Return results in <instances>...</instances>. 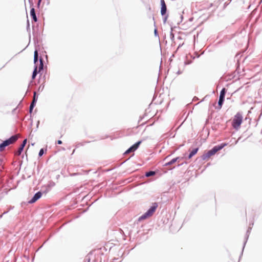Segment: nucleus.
<instances>
[{"label":"nucleus","instance_id":"nucleus-1","mask_svg":"<svg viewBox=\"0 0 262 262\" xmlns=\"http://www.w3.org/2000/svg\"><path fill=\"white\" fill-rule=\"evenodd\" d=\"M227 145V143H224L220 145L215 146L212 149L203 155L202 157V159L203 160H208L210 157L215 155L218 151L221 150Z\"/></svg>","mask_w":262,"mask_h":262},{"label":"nucleus","instance_id":"nucleus-2","mask_svg":"<svg viewBox=\"0 0 262 262\" xmlns=\"http://www.w3.org/2000/svg\"><path fill=\"white\" fill-rule=\"evenodd\" d=\"M158 207V204L156 203H155L152 206L150 207V208L144 214L141 215L138 219L139 221L145 220L147 218H148L151 216L154 212L156 211V209Z\"/></svg>","mask_w":262,"mask_h":262},{"label":"nucleus","instance_id":"nucleus-3","mask_svg":"<svg viewBox=\"0 0 262 262\" xmlns=\"http://www.w3.org/2000/svg\"><path fill=\"white\" fill-rule=\"evenodd\" d=\"M243 117L242 115L238 113L234 116L232 121V126L235 129H238L242 123Z\"/></svg>","mask_w":262,"mask_h":262},{"label":"nucleus","instance_id":"nucleus-4","mask_svg":"<svg viewBox=\"0 0 262 262\" xmlns=\"http://www.w3.org/2000/svg\"><path fill=\"white\" fill-rule=\"evenodd\" d=\"M18 138V135H15L11 137L8 140H6L4 141L5 144L7 146L10 144H13L15 143Z\"/></svg>","mask_w":262,"mask_h":262},{"label":"nucleus","instance_id":"nucleus-5","mask_svg":"<svg viewBox=\"0 0 262 262\" xmlns=\"http://www.w3.org/2000/svg\"><path fill=\"white\" fill-rule=\"evenodd\" d=\"M141 141H138L137 143H136V144H134L132 146H131L128 149H127L125 152L124 154H127L130 152L134 151L135 150H136L138 148V146L141 144Z\"/></svg>","mask_w":262,"mask_h":262},{"label":"nucleus","instance_id":"nucleus-6","mask_svg":"<svg viewBox=\"0 0 262 262\" xmlns=\"http://www.w3.org/2000/svg\"><path fill=\"white\" fill-rule=\"evenodd\" d=\"M161 13L162 15H164L166 14V10H167L166 5L164 0H161Z\"/></svg>","mask_w":262,"mask_h":262},{"label":"nucleus","instance_id":"nucleus-7","mask_svg":"<svg viewBox=\"0 0 262 262\" xmlns=\"http://www.w3.org/2000/svg\"><path fill=\"white\" fill-rule=\"evenodd\" d=\"M42 195V193L40 192H37L33 197V198L29 201V203H34L37 200H38Z\"/></svg>","mask_w":262,"mask_h":262},{"label":"nucleus","instance_id":"nucleus-8","mask_svg":"<svg viewBox=\"0 0 262 262\" xmlns=\"http://www.w3.org/2000/svg\"><path fill=\"white\" fill-rule=\"evenodd\" d=\"M30 15L32 17L33 20L35 22L37 21V18L35 14V9L34 8H31L30 11Z\"/></svg>","mask_w":262,"mask_h":262},{"label":"nucleus","instance_id":"nucleus-9","mask_svg":"<svg viewBox=\"0 0 262 262\" xmlns=\"http://www.w3.org/2000/svg\"><path fill=\"white\" fill-rule=\"evenodd\" d=\"M226 92V90L225 88H223L220 92V99H224Z\"/></svg>","mask_w":262,"mask_h":262},{"label":"nucleus","instance_id":"nucleus-10","mask_svg":"<svg viewBox=\"0 0 262 262\" xmlns=\"http://www.w3.org/2000/svg\"><path fill=\"white\" fill-rule=\"evenodd\" d=\"M198 148H195V149H193L190 153L189 156H188V158L189 159H190L192 156H193L194 155H195L198 151Z\"/></svg>","mask_w":262,"mask_h":262},{"label":"nucleus","instance_id":"nucleus-11","mask_svg":"<svg viewBox=\"0 0 262 262\" xmlns=\"http://www.w3.org/2000/svg\"><path fill=\"white\" fill-rule=\"evenodd\" d=\"M179 158H180L179 157H177L176 158L172 159L170 161L166 163L165 165L168 166V165H172V164H174Z\"/></svg>","mask_w":262,"mask_h":262},{"label":"nucleus","instance_id":"nucleus-12","mask_svg":"<svg viewBox=\"0 0 262 262\" xmlns=\"http://www.w3.org/2000/svg\"><path fill=\"white\" fill-rule=\"evenodd\" d=\"M24 149V147L23 146H20L19 147L18 150L15 152V155L16 156H19L21 154L23 150Z\"/></svg>","mask_w":262,"mask_h":262},{"label":"nucleus","instance_id":"nucleus-13","mask_svg":"<svg viewBox=\"0 0 262 262\" xmlns=\"http://www.w3.org/2000/svg\"><path fill=\"white\" fill-rule=\"evenodd\" d=\"M155 171H150L149 172H147L145 174V176L147 177H150V176H154L155 174Z\"/></svg>","mask_w":262,"mask_h":262},{"label":"nucleus","instance_id":"nucleus-14","mask_svg":"<svg viewBox=\"0 0 262 262\" xmlns=\"http://www.w3.org/2000/svg\"><path fill=\"white\" fill-rule=\"evenodd\" d=\"M224 101V99L219 98V102H218L219 108L220 109L222 108Z\"/></svg>","mask_w":262,"mask_h":262},{"label":"nucleus","instance_id":"nucleus-15","mask_svg":"<svg viewBox=\"0 0 262 262\" xmlns=\"http://www.w3.org/2000/svg\"><path fill=\"white\" fill-rule=\"evenodd\" d=\"M37 67H36L33 72V74H32V78L33 79H35V78L37 75Z\"/></svg>","mask_w":262,"mask_h":262},{"label":"nucleus","instance_id":"nucleus-16","mask_svg":"<svg viewBox=\"0 0 262 262\" xmlns=\"http://www.w3.org/2000/svg\"><path fill=\"white\" fill-rule=\"evenodd\" d=\"M38 60V52L37 50H35L34 52V62L35 63Z\"/></svg>","mask_w":262,"mask_h":262},{"label":"nucleus","instance_id":"nucleus-17","mask_svg":"<svg viewBox=\"0 0 262 262\" xmlns=\"http://www.w3.org/2000/svg\"><path fill=\"white\" fill-rule=\"evenodd\" d=\"M6 146H7L5 144L4 142H3L2 143L0 144V151H3V150H4Z\"/></svg>","mask_w":262,"mask_h":262},{"label":"nucleus","instance_id":"nucleus-18","mask_svg":"<svg viewBox=\"0 0 262 262\" xmlns=\"http://www.w3.org/2000/svg\"><path fill=\"white\" fill-rule=\"evenodd\" d=\"M38 69H39L38 72H40V71L41 70H42V69H43V62H42V59H40V65H39V66Z\"/></svg>","mask_w":262,"mask_h":262},{"label":"nucleus","instance_id":"nucleus-19","mask_svg":"<svg viewBox=\"0 0 262 262\" xmlns=\"http://www.w3.org/2000/svg\"><path fill=\"white\" fill-rule=\"evenodd\" d=\"M35 94H36V93L35 92L34 93V96L35 95ZM34 101H35V97H34V100H33V102L32 103V104L30 106V111H31L32 110L33 107V103H34Z\"/></svg>","mask_w":262,"mask_h":262},{"label":"nucleus","instance_id":"nucleus-20","mask_svg":"<svg viewBox=\"0 0 262 262\" xmlns=\"http://www.w3.org/2000/svg\"><path fill=\"white\" fill-rule=\"evenodd\" d=\"M26 143H27V139H25L23 141V142L22 144L20 145V146H23V147L24 148V147L26 145Z\"/></svg>","mask_w":262,"mask_h":262},{"label":"nucleus","instance_id":"nucleus-21","mask_svg":"<svg viewBox=\"0 0 262 262\" xmlns=\"http://www.w3.org/2000/svg\"><path fill=\"white\" fill-rule=\"evenodd\" d=\"M43 154V149H41L39 152V156H41Z\"/></svg>","mask_w":262,"mask_h":262},{"label":"nucleus","instance_id":"nucleus-22","mask_svg":"<svg viewBox=\"0 0 262 262\" xmlns=\"http://www.w3.org/2000/svg\"><path fill=\"white\" fill-rule=\"evenodd\" d=\"M57 144H62V141L61 140H58L57 141Z\"/></svg>","mask_w":262,"mask_h":262},{"label":"nucleus","instance_id":"nucleus-23","mask_svg":"<svg viewBox=\"0 0 262 262\" xmlns=\"http://www.w3.org/2000/svg\"><path fill=\"white\" fill-rule=\"evenodd\" d=\"M40 3H41V2H39V1H38V3H37V6H38V7H39L40 4Z\"/></svg>","mask_w":262,"mask_h":262},{"label":"nucleus","instance_id":"nucleus-24","mask_svg":"<svg viewBox=\"0 0 262 262\" xmlns=\"http://www.w3.org/2000/svg\"><path fill=\"white\" fill-rule=\"evenodd\" d=\"M79 145H82V143H78L77 145V146L78 147Z\"/></svg>","mask_w":262,"mask_h":262},{"label":"nucleus","instance_id":"nucleus-25","mask_svg":"<svg viewBox=\"0 0 262 262\" xmlns=\"http://www.w3.org/2000/svg\"><path fill=\"white\" fill-rule=\"evenodd\" d=\"M75 152V149L73 150V153Z\"/></svg>","mask_w":262,"mask_h":262},{"label":"nucleus","instance_id":"nucleus-26","mask_svg":"<svg viewBox=\"0 0 262 262\" xmlns=\"http://www.w3.org/2000/svg\"><path fill=\"white\" fill-rule=\"evenodd\" d=\"M38 1L41 2V0H38Z\"/></svg>","mask_w":262,"mask_h":262}]
</instances>
